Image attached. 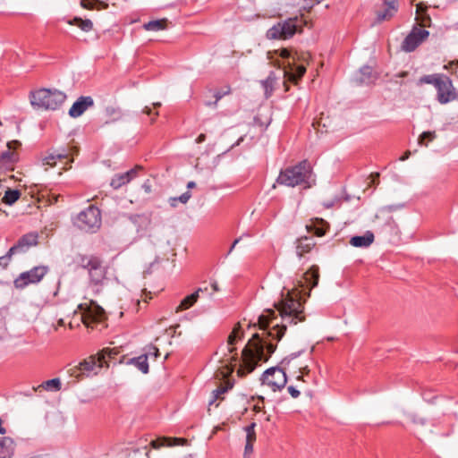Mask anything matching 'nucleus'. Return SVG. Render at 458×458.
Instances as JSON below:
<instances>
[{
    "label": "nucleus",
    "mask_w": 458,
    "mask_h": 458,
    "mask_svg": "<svg viewBox=\"0 0 458 458\" xmlns=\"http://www.w3.org/2000/svg\"><path fill=\"white\" fill-rule=\"evenodd\" d=\"M275 307L281 317V323H276L270 327L277 319L274 310H267L259 317V327L263 333L254 334L242 352V365L238 370L242 377L252 372L259 362L268 360L276 349V343L284 335L287 325H296L305 320L301 291L298 288H284Z\"/></svg>",
    "instance_id": "obj_1"
},
{
    "label": "nucleus",
    "mask_w": 458,
    "mask_h": 458,
    "mask_svg": "<svg viewBox=\"0 0 458 458\" xmlns=\"http://www.w3.org/2000/svg\"><path fill=\"white\" fill-rule=\"evenodd\" d=\"M312 176L310 164L307 160H303L296 165L282 170L276 179V183L288 187L303 184L305 188H310L315 181Z\"/></svg>",
    "instance_id": "obj_2"
},
{
    "label": "nucleus",
    "mask_w": 458,
    "mask_h": 458,
    "mask_svg": "<svg viewBox=\"0 0 458 458\" xmlns=\"http://www.w3.org/2000/svg\"><path fill=\"white\" fill-rule=\"evenodd\" d=\"M66 99V95L57 89H40L31 93L30 103L33 106L45 110L58 109Z\"/></svg>",
    "instance_id": "obj_3"
},
{
    "label": "nucleus",
    "mask_w": 458,
    "mask_h": 458,
    "mask_svg": "<svg viewBox=\"0 0 458 458\" xmlns=\"http://www.w3.org/2000/svg\"><path fill=\"white\" fill-rule=\"evenodd\" d=\"M38 233L36 232H30L22 235L16 244L9 249L5 255L0 257V267L5 269L13 255L25 253L30 248L38 245Z\"/></svg>",
    "instance_id": "obj_4"
},
{
    "label": "nucleus",
    "mask_w": 458,
    "mask_h": 458,
    "mask_svg": "<svg viewBox=\"0 0 458 458\" xmlns=\"http://www.w3.org/2000/svg\"><path fill=\"white\" fill-rule=\"evenodd\" d=\"M73 224L82 231L95 232L101 225L99 209L94 206H89L78 214Z\"/></svg>",
    "instance_id": "obj_5"
},
{
    "label": "nucleus",
    "mask_w": 458,
    "mask_h": 458,
    "mask_svg": "<svg viewBox=\"0 0 458 458\" xmlns=\"http://www.w3.org/2000/svg\"><path fill=\"white\" fill-rule=\"evenodd\" d=\"M80 266L88 270L92 284H99L105 279L106 269L98 258L93 256H81Z\"/></svg>",
    "instance_id": "obj_6"
},
{
    "label": "nucleus",
    "mask_w": 458,
    "mask_h": 458,
    "mask_svg": "<svg viewBox=\"0 0 458 458\" xmlns=\"http://www.w3.org/2000/svg\"><path fill=\"white\" fill-rule=\"evenodd\" d=\"M301 21L298 18L288 19L283 23H278L267 30L269 38H289L301 31Z\"/></svg>",
    "instance_id": "obj_7"
},
{
    "label": "nucleus",
    "mask_w": 458,
    "mask_h": 458,
    "mask_svg": "<svg viewBox=\"0 0 458 458\" xmlns=\"http://www.w3.org/2000/svg\"><path fill=\"white\" fill-rule=\"evenodd\" d=\"M261 381L263 385H267L273 391H276L284 387L287 383V377L282 369L272 367L262 374Z\"/></svg>",
    "instance_id": "obj_8"
},
{
    "label": "nucleus",
    "mask_w": 458,
    "mask_h": 458,
    "mask_svg": "<svg viewBox=\"0 0 458 458\" xmlns=\"http://www.w3.org/2000/svg\"><path fill=\"white\" fill-rule=\"evenodd\" d=\"M47 271L48 267L46 266L34 267L29 271L21 273L14 280V286L18 289H22L30 284H37L42 280Z\"/></svg>",
    "instance_id": "obj_9"
},
{
    "label": "nucleus",
    "mask_w": 458,
    "mask_h": 458,
    "mask_svg": "<svg viewBox=\"0 0 458 458\" xmlns=\"http://www.w3.org/2000/svg\"><path fill=\"white\" fill-rule=\"evenodd\" d=\"M429 32L414 27L402 43V49L405 52L414 51L428 37Z\"/></svg>",
    "instance_id": "obj_10"
},
{
    "label": "nucleus",
    "mask_w": 458,
    "mask_h": 458,
    "mask_svg": "<svg viewBox=\"0 0 458 458\" xmlns=\"http://www.w3.org/2000/svg\"><path fill=\"white\" fill-rule=\"evenodd\" d=\"M437 99L440 104H446L455 98V92L452 81L445 76L437 85Z\"/></svg>",
    "instance_id": "obj_11"
},
{
    "label": "nucleus",
    "mask_w": 458,
    "mask_h": 458,
    "mask_svg": "<svg viewBox=\"0 0 458 458\" xmlns=\"http://www.w3.org/2000/svg\"><path fill=\"white\" fill-rule=\"evenodd\" d=\"M127 218L136 227L139 237H143L151 225L150 213L129 214Z\"/></svg>",
    "instance_id": "obj_12"
},
{
    "label": "nucleus",
    "mask_w": 458,
    "mask_h": 458,
    "mask_svg": "<svg viewBox=\"0 0 458 458\" xmlns=\"http://www.w3.org/2000/svg\"><path fill=\"white\" fill-rule=\"evenodd\" d=\"M94 106V100L90 96H81L72 104L68 114L72 118L80 117L83 113Z\"/></svg>",
    "instance_id": "obj_13"
},
{
    "label": "nucleus",
    "mask_w": 458,
    "mask_h": 458,
    "mask_svg": "<svg viewBox=\"0 0 458 458\" xmlns=\"http://www.w3.org/2000/svg\"><path fill=\"white\" fill-rule=\"evenodd\" d=\"M282 66L284 77L293 83H297L306 72L304 65H298L294 63H291L290 61H287V64L284 63Z\"/></svg>",
    "instance_id": "obj_14"
},
{
    "label": "nucleus",
    "mask_w": 458,
    "mask_h": 458,
    "mask_svg": "<svg viewBox=\"0 0 458 458\" xmlns=\"http://www.w3.org/2000/svg\"><path fill=\"white\" fill-rule=\"evenodd\" d=\"M140 168V166H137L125 173L114 174V176L112 178L110 182L111 187H113L114 190H117L121 188L123 185L127 184L133 178L136 177L138 169Z\"/></svg>",
    "instance_id": "obj_15"
},
{
    "label": "nucleus",
    "mask_w": 458,
    "mask_h": 458,
    "mask_svg": "<svg viewBox=\"0 0 458 458\" xmlns=\"http://www.w3.org/2000/svg\"><path fill=\"white\" fill-rule=\"evenodd\" d=\"M303 281H299L300 285L305 286L309 288L310 291L312 288L316 287L318 284L319 280V269L318 266H312L305 274L302 276Z\"/></svg>",
    "instance_id": "obj_16"
},
{
    "label": "nucleus",
    "mask_w": 458,
    "mask_h": 458,
    "mask_svg": "<svg viewBox=\"0 0 458 458\" xmlns=\"http://www.w3.org/2000/svg\"><path fill=\"white\" fill-rule=\"evenodd\" d=\"M188 444V440L181 437H162L154 439L150 442V445L154 449H158L161 446H175V445H185Z\"/></svg>",
    "instance_id": "obj_17"
},
{
    "label": "nucleus",
    "mask_w": 458,
    "mask_h": 458,
    "mask_svg": "<svg viewBox=\"0 0 458 458\" xmlns=\"http://www.w3.org/2000/svg\"><path fill=\"white\" fill-rule=\"evenodd\" d=\"M95 366L96 360L92 357H89V359L80 362L79 366L70 369L69 372L71 376L79 377L80 375L90 373L94 369Z\"/></svg>",
    "instance_id": "obj_18"
},
{
    "label": "nucleus",
    "mask_w": 458,
    "mask_h": 458,
    "mask_svg": "<svg viewBox=\"0 0 458 458\" xmlns=\"http://www.w3.org/2000/svg\"><path fill=\"white\" fill-rule=\"evenodd\" d=\"M377 79V74L373 71L372 67L369 65L362 66L356 75V81L360 84H370Z\"/></svg>",
    "instance_id": "obj_19"
},
{
    "label": "nucleus",
    "mask_w": 458,
    "mask_h": 458,
    "mask_svg": "<svg viewBox=\"0 0 458 458\" xmlns=\"http://www.w3.org/2000/svg\"><path fill=\"white\" fill-rule=\"evenodd\" d=\"M15 450V443L10 437H0V458H12Z\"/></svg>",
    "instance_id": "obj_20"
},
{
    "label": "nucleus",
    "mask_w": 458,
    "mask_h": 458,
    "mask_svg": "<svg viewBox=\"0 0 458 458\" xmlns=\"http://www.w3.org/2000/svg\"><path fill=\"white\" fill-rule=\"evenodd\" d=\"M374 238V233L371 231H367L363 235L352 236L350 244L357 248H367L372 244Z\"/></svg>",
    "instance_id": "obj_21"
},
{
    "label": "nucleus",
    "mask_w": 458,
    "mask_h": 458,
    "mask_svg": "<svg viewBox=\"0 0 458 458\" xmlns=\"http://www.w3.org/2000/svg\"><path fill=\"white\" fill-rule=\"evenodd\" d=\"M397 11L395 0H384L382 11H377V20L382 21L392 18Z\"/></svg>",
    "instance_id": "obj_22"
},
{
    "label": "nucleus",
    "mask_w": 458,
    "mask_h": 458,
    "mask_svg": "<svg viewBox=\"0 0 458 458\" xmlns=\"http://www.w3.org/2000/svg\"><path fill=\"white\" fill-rule=\"evenodd\" d=\"M208 291V288H198L193 293L183 298L180 305L176 308V312L190 309L198 301L199 293Z\"/></svg>",
    "instance_id": "obj_23"
},
{
    "label": "nucleus",
    "mask_w": 458,
    "mask_h": 458,
    "mask_svg": "<svg viewBox=\"0 0 458 458\" xmlns=\"http://www.w3.org/2000/svg\"><path fill=\"white\" fill-rule=\"evenodd\" d=\"M244 333L242 329L241 325L238 323L234 326L232 333L228 336V352L230 353H233L236 352V348L233 347V345L236 344L238 340H241L243 338Z\"/></svg>",
    "instance_id": "obj_24"
},
{
    "label": "nucleus",
    "mask_w": 458,
    "mask_h": 458,
    "mask_svg": "<svg viewBox=\"0 0 458 458\" xmlns=\"http://www.w3.org/2000/svg\"><path fill=\"white\" fill-rule=\"evenodd\" d=\"M329 228V225L322 218H315L310 225H307L309 231H312L318 236L324 235Z\"/></svg>",
    "instance_id": "obj_25"
},
{
    "label": "nucleus",
    "mask_w": 458,
    "mask_h": 458,
    "mask_svg": "<svg viewBox=\"0 0 458 458\" xmlns=\"http://www.w3.org/2000/svg\"><path fill=\"white\" fill-rule=\"evenodd\" d=\"M315 242L312 238L303 237L297 240L296 251L299 257H301L304 253L310 251Z\"/></svg>",
    "instance_id": "obj_26"
},
{
    "label": "nucleus",
    "mask_w": 458,
    "mask_h": 458,
    "mask_svg": "<svg viewBox=\"0 0 458 458\" xmlns=\"http://www.w3.org/2000/svg\"><path fill=\"white\" fill-rule=\"evenodd\" d=\"M127 363L135 366L144 374L148 373V354H141L138 357L131 358Z\"/></svg>",
    "instance_id": "obj_27"
},
{
    "label": "nucleus",
    "mask_w": 458,
    "mask_h": 458,
    "mask_svg": "<svg viewBox=\"0 0 458 458\" xmlns=\"http://www.w3.org/2000/svg\"><path fill=\"white\" fill-rule=\"evenodd\" d=\"M16 162L14 153L9 150L4 151L0 157V171L1 170H12L13 164Z\"/></svg>",
    "instance_id": "obj_28"
},
{
    "label": "nucleus",
    "mask_w": 458,
    "mask_h": 458,
    "mask_svg": "<svg viewBox=\"0 0 458 458\" xmlns=\"http://www.w3.org/2000/svg\"><path fill=\"white\" fill-rule=\"evenodd\" d=\"M20 197L21 191L19 190L7 188L2 199V202L12 206L20 199Z\"/></svg>",
    "instance_id": "obj_29"
},
{
    "label": "nucleus",
    "mask_w": 458,
    "mask_h": 458,
    "mask_svg": "<svg viewBox=\"0 0 458 458\" xmlns=\"http://www.w3.org/2000/svg\"><path fill=\"white\" fill-rule=\"evenodd\" d=\"M69 24L75 25L85 32H89L93 29V22L89 19H82L81 17H74L69 21Z\"/></svg>",
    "instance_id": "obj_30"
},
{
    "label": "nucleus",
    "mask_w": 458,
    "mask_h": 458,
    "mask_svg": "<svg viewBox=\"0 0 458 458\" xmlns=\"http://www.w3.org/2000/svg\"><path fill=\"white\" fill-rule=\"evenodd\" d=\"M45 389L48 391H58L61 389V381L59 378H52L43 382L41 385L37 387H33V391H38V389Z\"/></svg>",
    "instance_id": "obj_31"
},
{
    "label": "nucleus",
    "mask_w": 458,
    "mask_h": 458,
    "mask_svg": "<svg viewBox=\"0 0 458 458\" xmlns=\"http://www.w3.org/2000/svg\"><path fill=\"white\" fill-rule=\"evenodd\" d=\"M167 19L150 21L143 25L144 30L148 31H158L166 29Z\"/></svg>",
    "instance_id": "obj_32"
},
{
    "label": "nucleus",
    "mask_w": 458,
    "mask_h": 458,
    "mask_svg": "<svg viewBox=\"0 0 458 458\" xmlns=\"http://www.w3.org/2000/svg\"><path fill=\"white\" fill-rule=\"evenodd\" d=\"M81 5L88 10H102L108 7V4L101 0H81Z\"/></svg>",
    "instance_id": "obj_33"
},
{
    "label": "nucleus",
    "mask_w": 458,
    "mask_h": 458,
    "mask_svg": "<svg viewBox=\"0 0 458 458\" xmlns=\"http://www.w3.org/2000/svg\"><path fill=\"white\" fill-rule=\"evenodd\" d=\"M67 158H68V153L65 150H63L62 152L50 154L49 156L46 157L43 159V165L54 166L56 159L62 160V159H67Z\"/></svg>",
    "instance_id": "obj_34"
},
{
    "label": "nucleus",
    "mask_w": 458,
    "mask_h": 458,
    "mask_svg": "<svg viewBox=\"0 0 458 458\" xmlns=\"http://www.w3.org/2000/svg\"><path fill=\"white\" fill-rule=\"evenodd\" d=\"M437 138L436 131H423L418 138V145L420 147H428Z\"/></svg>",
    "instance_id": "obj_35"
},
{
    "label": "nucleus",
    "mask_w": 458,
    "mask_h": 458,
    "mask_svg": "<svg viewBox=\"0 0 458 458\" xmlns=\"http://www.w3.org/2000/svg\"><path fill=\"white\" fill-rule=\"evenodd\" d=\"M102 313H103V310L100 307H98V310H96L94 313L88 312V313L84 314L82 317V321H83L84 325L89 327L90 322L100 320L101 317H102Z\"/></svg>",
    "instance_id": "obj_36"
},
{
    "label": "nucleus",
    "mask_w": 458,
    "mask_h": 458,
    "mask_svg": "<svg viewBox=\"0 0 458 458\" xmlns=\"http://www.w3.org/2000/svg\"><path fill=\"white\" fill-rule=\"evenodd\" d=\"M445 77V75L441 74H428L422 76L419 82L420 84L426 83V84H432L436 88L437 85L441 81V80Z\"/></svg>",
    "instance_id": "obj_37"
},
{
    "label": "nucleus",
    "mask_w": 458,
    "mask_h": 458,
    "mask_svg": "<svg viewBox=\"0 0 458 458\" xmlns=\"http://www.w3.org/2000/svg\"><path fill=\"white\" fill-rule=\"evenodd\" d=\"M233 387L232 385H229V386H220L219 387H217L216 390H214L212 392V394H213V398L209 401V405L213 404L215 403V401L219 398V396L223 394H225V392H227L229 389H231Z\"/></svg>",
    "instance_id": "obj_38"
},
{
    "label": "nucleus",
    "mask_w": 458,
    "mask_h": 458,
    "mask_svg": "<svg viewBox=\"0 0 458 458\" xmlns=\"http://www.w3.org/2000/svg\"><path fill=\"white\" fill-rule=\"evenodd\" d=\"M273 83H274V79L272 78V73L265 80L262 81V84H263V87L265 88V90H266V94L268 93V90H272L273 89Z\"/></svg>",
    "instance_id": "obj_39"
},
{
    "label": "nucleus",
    "mask_w": 458,
    "mask_h": 458,
    "mask_svg": "<svg viewBox=\"0 0 458 458\" xmlns=\"http://www.w3.org/2000/svg\"><path fill=\"white\" fill-rule=\"evenodd\" d=\"M253 452V444L246 443L243 458H248Z\"/></svg>",
    "instance_id": "obj_40"
},
{
    "label": "nucleus",
    "mask_w": 458,
    "mask_h": 458,
    "mask_svg": "<svg viewBox=\"0 0 458 458\" xmlns=\"http://www.w3.org/2000/svg\"><path fill=\"white\" fill-rule=\"evenodd\" d=\"M278 52L283 59L289 60L292 57L291 52L286 48L279 49Z\"/></svg>",
    "instance_id": "obj_41"
},
{
    "label": "nucleus",
    "mask_w": 458,
    "mask_h": 458,
    "mask_svg": "<svg viewBox=\"0 0 458 458\" xmlns=\"http://www.w3.org/2000/svg\"><path fill=\"white\" fill-rule=\"evenodd\" d=\"M191 194L190 191H186L182 193L181 196L177 197L178 200L183 204L187 203L189 199H191Z\"/></svg>",
    "instance_id": "obj_42"
},
{
    "label": "nucleus",
    "mask_w": 458,
    "mask_h": 458,
    "mask_svg": "<svg viewBox=\"0 0 458 458\" xmlns=\"http://www.w3.org/2000/svg\"><path fill=\"white\" fill-rule=\"evenodd\" d=\"M301 352H293L291 354H289L285 359H284V360L282 362H287L289 363L291 360L296 359L297 357H299L301 354Z\"/></svg>",
    "instance_id": "obj_43"
},
{
    "label": "nucleus",
    "mask_w": 458,
    "mask_h": 458,
    "mask_svg": "<svg viewBox=\"0 0 458 458\" xmlns=\"http://www.w3.org/2000/svg\"><path fill=\"white\" fill-rule=\"evenodd\" d=\"M146 354H148V357L149 355H153L155 358H157L160 355V352H159V350L156 346L151 345L149 347L148 352H147Z\"/></svg>",
    "instance_id": "obj_44"
},
{
    "label": "nucleus",
    "mask_w": 458,
    "mask_h": 458,
    "mask_svg": "<svg viewBox=\"0 0 458 458\" xmlns=\"http://www.w3.org/2000/svg\"><path fill=\"white\" fill-rule=\"evenodd\" d=\"M287 389H288L289 394H290L292 395V397H293V398H297V397H299V396H300V394H301L300 391H299V390H297V389H296L294 386H288V388H287Z\"/></svg>",
    "instance_id": "obj_45"
},
{
    "label": "nucleus",
    "mask_w": 458,
    "mask_h": 458,
    "mask_svg": "<svg viewBox=\"0 0 458 458\" xmlns=\"http://www.w3.org/2000/svg\"><path fill=\"white\" fill-rule=\"evenodd\" d=\"M246 443L254 444L256 441V433H246Z\"/></svg>",
    "instance_id": "obj_46"
},
{
    "label": "nucleus",
    "mask_w": 458,
    "mask_h": 458,
    "mask_svg": "<svg viewBox=\"0 0 458 458\" xmlns=\"http://www.w3.org/2000/svg\"><path fill=\"white\" fill-rule=\"evenodd\" d=\"M158 262V259L157 258L153 262L149 264V267L144 270L143 274L146 276L147 275L151 274V268Z\"/></svg>",
    "instance_id": "obj_47"
},
{
    "label": "nucleus",
    "mask_w": 458,
    "mask_h": 458,
    "mask_svg": "<svg viewBox=\"0 0 458 458\" xmlns=\"http://www.w3.org/2000/svg\"><path fill=\"white\" fill-rule=\"evenodd\" d=\"M255 427H256V423L255 422H252L250 425H248L247 427H245L246 433H256L255 432Z\"/></svg>",
    "instance_id": "obj_48"
},
{
    "label": "nucleus",
    "mask_w": 458,
    "mask_h": 458,
    "mask_svg": "<svg viewBox=\"0 0 458 458\" xmlns=\"http://www.w3.org/2000/svg\"><path fill=\"white\" fill-rule=\"evenodd\" d=\"M411 420L413 423H419L421 425H424L426 423V420L422 418H417L415 415L411 416Z\"/></svg>",
    "instance_id": "obj_49"
},
{
    "label": "nucleus",
    "mask_w": 458,
    "mask_h": 458,
    "mask_svg": "<svg viewBox=\"0 0 458 458\" xmlns=\"http://www.w3.org/2000/svg\"><path fill=\"white\" fill-rule=\"evenodd\" d=\"M227 92L222 93V92H216L215 94L216 100L214 101V106H216L217 102L226 94Z\"/></svg>",
    "instance_id": "obj_50"
},
{
    "label": "nucleus",
    "mask_w": 458,
    "mask_h": 458,
    "mask_svg": "<svg viewBox=\"0 0 458 458\" xmlns=\"http://www.w3.org/2000/svg\"><path fill=\"white\" fill-rule=\"evenodd\" d=\"M20 145L21 143L18 140H12L7 143L9 148H18Z\"/></svg>",
    "instance_id": "obj_51"
},
{
    "label": "nucleus",
    "mask_w": 458,
    "mask_h": 458,
    "mask_svg": "<svg viewBox=\"0 0 458 458\" xmlns=\"http://www.w3.org/2000/svg\"><path fill=\"white\" fill-rule=\"evenodd\" d=\"M168 201L172 208H175L179 200L177 197H171Z\"/></svg>",
    "instance_id": "obj_52"
},
{
    "label": "nucleus",
    "mask_w": 458,
    "mask_h": 458,
    "mask_svg": "<svg viewBox=\"0 0 458 458\" xmlns=\"http://www.w3.org/2000/svg\"><path fill=\"white\" fill-rule=\"evenodd\" d=\"M242 236H240L239 238L235 239L233 241V242L232 243L231 247H230V251H233L235 248V246L240 242V241L242 240Z\"/></svg>",
    "instance_id": "obj_53"
},
{
    "label": "nucleus",
    "mask_w": 458,
    "mask_h": 458,
    "mask_svg": "<svg viewBox=\"0 0 458 458\" xmlns=\"http://www.w3.org/2000/svg\"><path fill=\"white\" fill-rule=\"evenodd\" d=\"M205 140H206V135L203 133L199 134L196 139V142L199 144L204 142Z\"/></svg>",
    "instance_id": "obj_54"
},
{
    "label": "nucleus",
    "mask_w": 458,
    "mask_h": 458,
    "mask_svg": "<svg viewBox=\"0 0 458 458\" xmlns=\"http://www.w3.org/2000/svg\"><path fill=\"white\" fill-rule=\"evenodd\" d=\"M449 66L451 67V69H454L456 71L458 69V59L455 61L450 62Z\"/></svg>",
    "instance_id": "obj_55"
},
{
    "label": "nucleus",
    "mask_w": 458,
    "mask_h": 458,
    "mask_svg": "<svg viewBox=\"0 0 458 458\" xmlns=\"http://www.w3.org/2000/svg\"><path fill=\"white\" fill-rule=\"evenodd\" d=\"M142 113L145 114H148V115H150L152 114V109L150 106H146L143 109H142Z\"/></svg>",
    "instance_id": "obj_56"
},
{
    "label": "nucleus",
    "mask_w": 458,
    "mask_h": 458,
    "mask_svg": "<svg viewBox=\"0 0 458 458\" xmlns=\"http://www.w3.org/2000/svg\"><path fill=\"white\" fill-rule=\"evenodd\" d=\"M142 188L144 189V191L147 192V193H149L151 191V186L145 182L144 184H142Z\"/></svg>",
    "instance_id": "obj_57"
},
{
    "label": "nucleus",
    "mask_w": 458,
    "mask_h": 458,
    "mask_svg": "<svg viewBox=\"0 0 458 458\" xmlns=\"http://www.w3.org/2000/svg\"><path fill=\"white\" fill-rule=\"evenodd\" d=\"M410 156H411V151H406V152L403 154V156H402V157H400V160H401V161H405V160H407V159L409 158V157H410Z\"/></svg>",
    "instance_id": "obj_58"
},
{
    "label": "nucleus",
    "mask_w": 458,
    "mask_h": 458,
    "mask_svg": "<svg viewBox=\"0 0 458 458\" xmlns=\"http://www.w3.org/2000/svg\"><path fill=\"white\" fill-rule=\"evenodd\" d=\"M243 140H244V137H243V136L240 137V138L238 139V140H237V141H236V142L232 146V148H234V147H236V146H239V145L243 141Z\"/></svg>",
    "instance_id": "obj_59"
},
{
    "label": "nucleus",
    "mask_w": 458,
    "mask_h": 458,
    "mask_svg": "<svg viewBox=\"0 0 458 458\" xmlns=\"http://www.w3.org/2000/svg\"><path fill=\"white\" fill-rule=\"evenodd\" d=\"M30 458H50L47 454H36L32 455Z\"/></svg>",
    "instance_id": "obj_60"
},
{
    "label": "nucleus",
    "mask_w": 458,
    "mask_h": 458,
    "mask_svg": "<svg viewBox=\"0 0 458 458\" xmlns=\"http://www.w3.org/2000/svg\"><path fill=\"white\" fill-rule=\"evenodd\" d=\"M196 186V183L193 181H191L187 183L188 189H193Z\"/></svg>",
    "instance_id": "obj_61"
},
{
    "label": "nucleus",
    "mask_w": 458,
    "mask_h": 458,
    "mask_svg": "<svg viewBox=\"0 0 458 458\" xmlns=\"http://www.w3.org/2000/svg\"><path fill=\"white\" fill-rule=\"evenodd\" d=\"M5 432H6V429L4 427H2V420L0 419V434L4 435V434H5Z\"/></svg>",
    "instance_id": "obj_62"
},
{
    "label": "nucleus",
    "mask_w": 458,
    "mask_h": 458,
    "mask_svg": "<svg viewBox=\"0 0 458 458\" xmlns=\"http://www.w3.org/2000/svg\"><path fill=\"white\" fill-rule=\"evenodd\" d=\"M211 286H212V288H213V290H214L215 292H217V291L219 290V289H218V285H217V283H216V282H213V283L211 284Z\"/></svg>",
    "instance_id": "obj_63"
},
{
    "label": "nucleus",
    "mask_w": 458,
    "mask_h": 458,
    "mask_svg": "<svg viewBox=\"0 0 458 458\" xmlns=\"http://www.w3.org/2000/svg\"><path fill=\"white\" fill-rule=\"evenodd\" d=\"M152 105H153L154 108H158V107L161 106V103L160 102H155Z\"/></svg>",
    "instance_id": "obj_64"
}]
</instances>
